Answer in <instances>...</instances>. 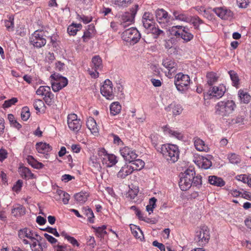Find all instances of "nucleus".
I'll use <instances>...</instances> for the list:
<instances>
[{"label": "nucleus", "mask_w": 251, "mask_h": 251, "mask_svg": "<svg viewBox=\"0 0 251 251\" xmlns=\"http://www.w3.org/2000/svg\"><path fill=\"white\" fill-rule=\"evenodd\" d=\"M157 151L161 152L169 163H174L178 159L179 151L178 147L175 145H162Z\"/></svg>", "instance_id": "f257e3e1"}, {"label": "nucleus", "mask_w": 251, "mask_h": 251, "mask_svg": "<svg viewBox=\"0 0 251 251\" xmlns=\"http://www.w3.org/2000/svg\"><path fill=\"white\" fill-rule=\"evenodd\" d=\"M235 106V102L232 100L221 101L215 106V112L221 116H227L234 111Z\"/></svg>", "instance_id": "f03ea898"}, {"label": "nucleus", "mask_w": 251, "mask_h": 251, "mask_svg": "<svg viewBox=\"0 0 251 251\" xmlns=\"http://www.w3.org/2000/svg\"><path fill=\"white\" fill-rule=\"evenodd\" d=\"M195 175V171L190 169L182 173L179 181V186L182 191H186L192 186V179Z\"/></svg>", "instance_id": "7ed1b4c3"}, {"label": "nucleus", "mask_w": 251, "mask_h": 251, "mask_svg": "<svg viewBox=\"0 0 251 251\" xmlns=\"http://www.w3.org/2000/svg\"><path fill=\"white\" fill-rule=\"evenodd\" d=\"M190 78L188 75L182 73L176 74L175 77V84L177 90L181 92H185L188 89Z\"/></svg>", "instance_id": "20e7f679"}, {"label": "nucleus", "mask_w": 251, "mask_h": 251, "mask_svg": "<svg viewBox=\"0 0 251 251\" xmlns=\"http://www.w3.org/2000/svg\"><path fill=\"white\" fill-rule=\"evenodd\" d=\"M52 89L54 92H58L68 84V79L59 75L54 73L50 76Z\"/></svg>", "instance_id": "39448f33"}, {"label": "nucleus", "mask_w": 251, "mask_h": 251, "mask_svg": "<svg viewBox=\"0 0 251 251\" xmlns=\"http://www.w3.org/2000/svg\"><path fill=\"white\" fill-rule=\"evenodd\" d=\"M122 38L130 44L136 43L141 38V35L136 28H129L125 30L122 33Z\"/></svg>", "instance_id": "423d86ee"}, {"label": "nucleus", "mask_w": 251, "mask_h": 251, "mask_svg": "<svg viewBox=\"0 0 251 251\" xmlns=\"http://www.w3.org/2000/svg\"><path fill=\"white\" fill-rule=\"evenodd\" d=\"M44 31L37 30L32 34L29 38L30 43L34 47L40 48L46 44V39L44 37Z\"/></svg>", "instance_id": "0eeeda50"}, {"label": "nucleus", "mask_w": 251, "mask_h": 251, "mask_svg": "<svg viewBox=\"0 0 251 251\" xmlns=\"http://www.w3.org/2000/svg\"><path fill=\"white\" fill-rule=\"evenodd\" d=\"M138 9V5L135 4L130 9V12H125L120 17L121 25L123 27H126V25H130L134 21L135 16Z\"/></svg>", "instance_id": "6e6552de"}, {"label": "nucleus", "mask_w": 251, "mask_h": 251, "mask_svg": "<svg viewBox=\"0 0 251 251\" xmlns=\"http://www.w3.org/2000/svg\"><path fill=\"white\" fill-rule=\"evenodd\" d=\"M155 14L156 20L162 27H165L171 24V16L165 10L157 9Z\"/></svg>", "instance_id": "1a4fd4ad"}, {"label": "nucleus", "mask_w": 251, "mask_h": 251, "mask_svg": "<svg viewBox=\"0 0 251 251\" xmlns=\"http://www.w3.org/2000/svg\"><path fill=\"white\" fill-rule=\"evenodd\" d=\"M67 123L70 130L75 133L78 132L82 126V122L77 118V116L75 114L68 115Z\"/></svg>", "instance_id": "9d476101"}, {"label": "nucleus", "mask_w": 251, "mask_h": 251, "mask_svg": "<svg viewBox=\"0 0 251 251\" xmlns=\"http://www.w3.org/2000/svg\"><path fill=\"white\" fill-rule=\"evenodd\" d=\"M209 238V231L208 227L203 226L196 232L195 239L200 245H203L208 242Z\"/></svg>", "instance_id": "9b49d317"}, {"label": "nucleus", "mask_w": 251, "mask_h": 251, "mask_svg": "<svg viewBox=\"0 0 251 251\" xmlns=\"http://www.w3.org/2000/svg\"><path fill=\"white\" fill-rule=\"evenodd\" d=\"M100 93L107 99H113L114 96L113 85L109 79H106L104 81L103 85L100 88Z\"/></svg>", "instance_id": "f8f14e48"}, {"label": "nucleus", "mask_w": 251, "mask_h": 251, "mask_svg": "<svg viewBox=\"0 0 251 251\" xmlns=\"http://www.w3.org/2000/svg\"><path fill=\"white\" fill-rule=\"evenodd\" d=\"M18 236L22 240L23 243L24 240L29 242L35 237H39L40 239L41 238V237L36 232H33L30 229L27 228H24L20 229L18 232Z\"/></svg>", "instance_id": "ddd939ff"}, {"label": "nucleus", "mask_w": 251, "mask_h": 251, "mask_svg": "<svg viewBox=\"0 0 251 251\" xmlns=\"http://www.w3.org/2000/svg\"><path fill=\"white\" fill-rule=\"evenodd\" d=\"M40 240H41V238L40 239L39 237H35L29 242L24 240V244L25 245L29 244L32 251H43L44 248H46V247Z\"/></svg>", "instance_id": "4468645a"}, {"label": "nucleus", "mask_w": 251, "mask_h": 251, "mask_svg": "<svg viewBox=\"0 0 251 251\" xmlns=\"http://www.w3.org/2000/svg\"><path fill=\"white\" fill-rule=\"evenodd\" d=\"M162 64L168 70L169 77L176 72L178 66L175 60L171 58H166L163 60Z\"/></svg>", "instance_id": "2eb2a0df"}, {"label": "nucleus", "mask_w": 251, "mask_h": 251, "mask_svg": "<svg viewBox=\"0 0 251 251\" xmlns=\"http://www.w3.org/2000/svg\"><path fill=\"white\" fill-rule=\"evenodd\" d=\"M120 153L124 159L129 162L133 161L137 157V154L135 151H132L129 148L125 147L120 150Z\"/></svg>", "instance_id": "dca6fc26"}, {"label": "nucleus", "mask_w": 251, "mask_h": 251, "mask_svg": "<svg viewBox=\"0 0 251 251\" xmlns=\"http://www.w3.org/2000/svg\"><path fill=\"white\" fill-rule=\"evenodd\" d=\"M213 11L219 17L224 20H227L233 15L232 12L226 8H215Z\"/></svg>", "instance_id": "f3484780"}, {"label": "nucleus", "mask_w": 251, "mask_h": 251, "mask_svg": "<svg viewBox=\"0 0 251 251\" xmlns=\"http://www.w3.org/2000/svg\"><path fill=\"white\" fill-rule=\"evenodd\" d=\"M226 88L223 86H214L210 89L207 92V95L210 97L217 99L221 98L225 93Z\"/></svg>", "instance_id": "a211bd4d"}, {"label": "nucleus", "mask_w": 251, "mask_h": 251, "mask_svg": "<svg viewBox=\"0 0 251 251\" xmlns=\"http://www.w3.org/2000/svg\"><path fill=\"white\" fill-rule=\"evenodd\" d=\"M88 164L94 172L100 171L101 169L100 161L97 155H92L90 157Z\"/></svg>", "instance_id": "6ab92c4d"}, {"label": "nucleus", "mask_w": 251, "mask_h": 251, "mask_svg": "<svg viewBox=\"0 0 251 251\" xmlns=\"http://www.w3.org/2000/svg\"><path fill=\"white\" fill-rule=\"evenodd\" d=\"M86 126L92 134L95 136L98 135L99 129L96 122L93 118L90 117L88 118Z\"/></svg>", "instance_id": "aec40b11"}, {"label": "nucleus", "mask_w": 251, "mask_h": 251, "mask_svg": "<svg viewBox=\"0 0 251 251\" xmlns=\"http://www.w3.org/2000/svg\"><path fill=\"white\" fill-rule=\"evenodd\" d=\"M194 145L197 150L200 151L207 152L209 151V148L204 142L198 137L194 138Z\"/></svg>", "instance_id": "412c9836"}, {"label": "nucleus", "mask_w": 251, "mask_h": 251, "mask_svg": "<svg viewBox=\"0 0 251 251\" xmlns=\"http://www.w3.org/2000/svg\"><path fill=\"white\" fill-rule=\"evenodd\" d=\"M103 164H105L107 167H111L115 165L117 160L115 155L112 154H108L105 158H103L102 161Z\"/></svg>", "instance_id": "4be33fe9"}, {"label": "nucleus", "mask_w": 251, "mask_h": 251, "mask_svg": "<svg viewBox=\"0 0 251 251\" xmlns=\"http://www.w3.org/2000/svg\"><path fill=\"white\" fill-rule=\"evenodd\" d=\"M166 110L168 111L172 110L173 115L177 116L181 113L182 108L180 104L173 102L167 107Z\"/></svg>", "instance_id": "5701e85b"}, {"label": "nucleus", "mask_w": 251, "mask_h": 251, "mask_svg": "<svg viewBox=\"0 0 251 251\" xmlns=\"http://www.w3.org/2000/svg\"><path fill=\"white\" fill-rule=\"evenodd\" d=\"M133 172L130 165H125L117 174L118 177L124 178Z\"/></svg>", "instance_id": "b1692460"}, {"label": "nucleus", "mask_w": 251, "mask_h": 251, "mask_svg": "<svg viewBox=\"0 0 251 251\" xmlns=\"http://www.w3.org/2000/svg\"><path fill=\"white\" fill-rule=\"evenodd\" d=\"M238 96L241 102L248 103L251 101V96L245 90L240 89L238 92Z\"/></svg>", "instance_id": "393cba45"}, {"label": "nucleus", "mask_w": 251, "mask_h": 251, "mask_svg": "<svg viewBox=\"0 0 251 251\" xmlns=\"http://www.w3.org/2000/svg\"><path fill=\"white\" fill-rule=\"evenodd\" d=\"M208 181L211 185L218 187L223 186L225 184V182L222 178L215 176H209Z\"/></svg>", "instance_id": "a878e982"}, {"label": "nucleus", "mask_w": 251, "mask_h": 251, "mask_svg": "<svg viewBox=\"0 0 251 251\" xmlns=\"http://www.w3.org/2000/svg\"><path fill=\"white\" fill-rule=\"evenodd\" d=\"M130 165L133 172L134 171H138L141 170L145 166V162L141 159H133V161L130 162Z\"/></svg>", "instance_id": "bb28decb"}, {"label": "nucleus", "mask_w": 251, "mask_h": 251, "mask_svg": "<svg viewBox=\"0 0 251 251\" xmlns=\"http://www.w3.org/2000/svg\"><path fill=\"white\" fill-rule=\"evenodd\" d=\"M173 15L175 17V19L176 20H179L187 23L189 22L190 17H189L187 15L179 11L174 10L173 12Z\"/></svg>", "instance_id": "cd10ccee"}, {"label": "nucleus", "mask_w": 251, "mask_h": 251, "mask_svg": "<svg viewBox=\"0 0 251 251\" xmlns=\"http://www.w3.org/2000/svg\"><path fill=\"white\" fill-rule=\"evenodd\" d=\"M89 196V194L87 192H80L75 194L74 195V198L77 202L82 204L87 201Z\"/></svg>", "instance_id": "c85d7f7f"}, {"label": "nucleus", "mask_w": 251, "mask_h": 251, "mask_svg": "<svg viewBox=\"0 0 251 251\" xmlns=\"http://www.w3.org/2000/svg\"><path fill=\"white\" fill-rule=\"evenodd\" d=\"M36 146V149L39 153H45L51 150V148L50 145L46 143H37Z\"/></svg>", "instance_id": "c756f323"}, {"label": "nucleus", "mask_w": 251, "mask_h": 251, "mask_svg": "<svg viewBox=\"0 0 251 251\" xmlns=\"http://www.w3.org/2000/svg\"><path fill=\"white\" fill-rule=\"evenodd\" d=\"M194 37L193 34L190 32V30L188 27H183L182 33L181 34V38L186 42L191 41Z\"/></svg>", "instance_id": "7c9ffc66"}, {"label": "nucleus", "mask_w": 251, "mask_h": 251, "mask_svg": "<svg viewBox=\"0 0 251 251\" xmlns=\"http://www.w3.org/2000/svg\"><path fill=\"white\" fill-rule=\"evenodd\" d=\"M111 2L120 8H126L133 2V0H111Z\"/></svg>", "instance_id": "2f4dec72"}, {"label": "nucleus", "mask_w": 251, "mask_h": 251, "mask_svg": "<svg viewBox=\"0 0 251 251\" xmlns=\"http://www.w3.org/2000/svg\"><path fill=\"white\" fill-rule=\"evenodd\" d=\"M14 16L9 15L7 16V19L4 20V25L7 30L12 31L14 29Z\"/></svg>", "instance_id": "473e14b6"}, {"label": "nucleus", "mask_w": 251, "mask_h": 251, "mask_svg": "<svg viewBox=\"0 0 251 251\" xmlns=\"http://www.w3.org/2000/svg\"><path fill=\"white\" fill-rule=\"evenodd\" d=\"M56 195L59 196V199H61L64 204H66L68 203L70 196L66 192L60 189L56 191Z\"/></svg>", "instance_id": "72a5a7b5"}, {"label": "nucleus", "mask_w": 251, "mask_h": 251, "mask_svg": "<svg viewBox=\"0 0 251 251\" xmlns=\"http://www.w3.org/2000/svg\"><path fill=\"white\" fill-rule=\"evenodd\" d=\"M189 22L193 25L196 30H200V25L203 23V21L197 16L190 17Z\"/></svg>", "instance_id": "f704fd0d"}, {"label": "nucleus", "mask_w": 251, "mask_h": 251, "mask_svg": "<svg viewBox=\"0 0 251 251\" xmlns=\"http://www.w3.org/2000/svg\"><path fill=\"white\" fill-rule=\"evenodd\" d=\"M82 212L88 217V221L91 223L94 222V215L92 209L89 207H84L82 208Z\"/></svg>", "instance_id": "c9c22d12"}, {"label": "nucleus", "mask_w": 251, "mask_h": 251, "mask_svg": "<svg viewBox=\"0 0 251 251\" xmlns=\"http://www.w3.org/2000/svg\"><path fill=\"white\" fill-rule=\"evenodd\" d=\"M207 83L209 85H213L218 79L217 74L214 72H208L206 75Z\"/></svg>", "instance_id": "e433bc0d"}, {"label": "nucleus", "mask_w": 251, "mask_h": 251, "mask_svg": "<svg viewBox=\"0 0 251 251\" xmlns=\"http://www.w3.org/2000/svg\"><path fill=\"white\" fill-rule=\"evenodd\" d=\"M132 234L136 238L139 239L141 241L144 239L143 232L139 227H137L135 226L130 227Z\"/></svg>", "instance_id": "4c0bfd02"}, {"label": "nucleus", "mask_w": 251, "mask_h": 251, "mask_svg": "<svg viewBox=\"0 0 251 251\" xmlns=\"http://www.w3.org/2000/svg\"><path fill=\"white\" fill-rule=\"evenodd\" d=\"M92 64L95 69H101L102 67V60L98 55L95 56L92 58Z\"/></svg>", "instance_id": "58836bf2"}, {"label": "nucleus", "mask_w": 251, "mask_h": 251, "mask_svg": "<svg viewBox=\"0 0 251 251\" xmlns=\"http://www.w3.org/2000/svg\"><path fill=\"white\" fill-rule=\"evenodd\" d=\"M246 114L245 112L240 113L235 118L232 119V122L234 124L239 125H244L246 121Z\"/></svg>", "instance_id": "ea45409f"}, {"label": "nucleus", "mask_w": 251, "mask_h": 251, "mask_svg": "<svg viewBox=\"0 0 251 251\" xmlns=\"http://www.w3.org/2000/svg\"><path fill=\"white\" fill-rule=\"evenodd\" d=\"M164 131L166 133H168L170 136L174 137L178 139H182L183 136L182 134L180 132L169 129L167 126H164Z\"/></svg>", "instance_id": "a19ab883"}, {"label": "nucleus", "mask_w": 251, "mask_h": 251, "mask_svg": "<svg viewBox=\"0 0 251 251\" xmlns=\"http://www.w3.org/2000/svg\"><path fill=\"white\" fill-rule=\"evenodd\" d=\"M110 113L113 115L119 113L121 110V106L118 102H113L110 107Z\"/></svg>", "instance_id": "79ce46f5"}, {"label": "nucleus", "mask_w": 251, "mask_h": 251, "mask_svg": "<svg viewBox=\"0 0 251 251\" xmlns=\"http://www.w3.org/2000/svg\"><path fill=\"white\" fill-rule=\"evenodd\" d=\"M50 92V88L49 86H41L37 90L36 93L38 95L45 97Z\"/></svg>", "instance_id": "37998d69"}, {"label": "nucleus", "mask_w": 251, "mask_h": 251, "mask_svg": "<svg viewBox=\"0 0 251 251\" xmlns=\"http://www.w3.org/2000/svg\"><path fill=\"white\" fill-rule=\"evenodd\" d=\"M20 172L21 175L22 176H25V178H34V175L31 173L30 170L26 167H22L20 168Z\"/></svg>", "instance_id": "c03bdc74"}, {"label": "nucleus", "mask_w": 251, "mask_h": 251, "mask_svg": "<svg viewBox=\"0 0 251 251\" xmlns=\"http://www.w3.org/2000/svg\"><path fill=\"white\" fill-rule=\"evenodd\" d=\"M81 26L80 24H74L69 25L67 28L68 33L70 35H75L76 34L77 31H78V28Z\"/></svg>", "instance_id": "a18cd8bd"}, {"label": "nucleus", "mask_w": 251, "mask_h": 251, "mask_svg": "<svg viewBox=\"0 0 251 251\" xmlns=\"http://www.w3.org/2000/svg\"><path fill=\"white\" fill-rule=\"evenodd\" d=\"M106 227V226L104 225L101 227H93V228L95 229V231L96 232L97 236L101 238L103 237L104 235L107 234V232L105 230Z\"/></svg>", "instance_id": "49530a36"}, {"label": "nucleus", "mask_w": 251, "mask_h": 251, "mask_svg": "<svg viewBox=\"0 0 251 251\" xmlns=\"http://www.w3.org/2000/svg\"><path fill=\"white\" fill-rule=\"evenodd\" d=\"M11 213L14 216H17L19 215L25 214V209L22 205H18L17 207H15L12 209Z\"/></svg>", "instance_id": "de8ad7c7"}, {"label": "nucleus", "mask_w": 251, "mask_h": 251, "mask_svg": "<svg viewBox=\"0 0 251 251\" xmlns=\"http://www.w3.org/2000/svg\"><path fill=\"white\" fill-rule=\"evenodd\" d=\"M8 119L10 123V124L12 125L14 127L17 129H20L21 128L22 126L20 125L15 119L13 115L10 114L8 115Z\"/></svg>", "instance_id": "09e8293b"}, {"label": "nucleus", "mask_w": 251, "mask_h": 251, "mask_svg": "<svg viewBox=\"0 0 251 251\" xmlns=\"http://www.w3.org/2000/svg\"><path fill=\"white\" fill-rule=\"evenodd\" d=\"M156 201L157 200L154 197L150 199L149 204L146 206V210L150 214L152 212L153 209L155 208Z\"/></svg>", "instance_id": "8fccbe9b"}, {"label": "nucleus", "mask_w": 251, "mask_h": 251, "mask_svg": "<svg viewBox=\"0 0 251 251\" xmlns=\"http://www.w3.org/2000/svg\"><path fill=\"white\" fill-rule=\"evenodd\" d=\"M30 114L29 108L27 107H24L21 112V118L24 121H27L29 117Z\"/></svg>", "instance_id": "3c124183"}, {"label": "nucleus", "mask_w": 251, "mask_h": 251, "mask_svg": "<svg viewBox=\"0 0 251 251\" xmlns=\"http://www.w3.org/2000/svg\"><path fill=\"white\" fill-rule=\"evenodd\" d=\"M54 95L50 92L46 96H45L44 100L45 102L49 105H51L54 101Z\"/></svg>", "instance_id": "603ef678"}, {"label": "nucleus", "mask_w": 251, "mask_h": 251, "mask_svg": "<svg viewBox=\"0 0 251 251\" xmlns=\"http://www.w3.org/2000/svg\"><path fill=\"white\" fill-rule=\"evenodd\" d=\"M18 101V100L16 98H13L11 99L5 100L3 104L4 108H8L12 105L14 104Z\"/></svg>", "instance_id": "864d4df0"}, {"label": "nucleus", "mask_w": 251, "mask_h": 251, "mask_svg": "<svg viewBox=\"0 0 251 251\" xmlns=\"http://www.w3.org/2000/svg\"><path fill=\"white\" fill-rule=\"evenodd\" d=\"M44 105V103L43 101L38 99L35 100L33 103V106L34 108L38 111H40V109L43 107Z\"/></svg>", "instance_id": "5fc2aeb1"}, {"label": "nucleus", "mask_w": 251, "mask_h": 251, "mask_svg": "<svg viewBox=\"0 0 251 251\" xmlns=\"http://www.w3.org/2000/svg\"><path fill=\"white\" fill-rule=\"evenodd\" d=\"M143 26L145 28L147 29H151L153 26H154V23L153 20H145L144 21H142Z\"/></svg>", "instance_id": "6e6d98bb"}, {"label": "nucleus", "mask_w": 251, "mask_h": 251, "mask_svg": "<svg viewBox=\"0 0 251 251\" xmlns=\"http://www.w3.org/2000/svg\"><path fill=\"white\" fill-rule=\"evenodd\" d=\"M249 176H248L247 175L243 174V175H238L236 176V179L240 181H242L244 183H247L248 182H249Z\"/></svg>", "instance_id": "4d7b16f0"}, {"label": "nucleus", "mask_w": 251, "mask_h": 251, "mask_svg": "<svg viewBox=\"0 0 251 251\" xmlns=\"http://www.w3.org/2000/svg\"><path fill=\"white\" fill-rule=\"evenodd\" d=\"M212 165L210 160L207 158H203L202 161L201 167L204 169H209Z\"/></svg>", "instance_id": "13d9d810"}, {"label": "nucleus", "mask_w": 251, "mask_h": 251, "mask_svg": "<svg viewBox=\"0 0 251 251\" xmlns=\"http://www.w3.org/2000/svg\"><path fill=\"white\" fill-rule=\"evenodd\" d=\"M23 185V181L22 180H18L15 184L12 187V189L14 191L19 192L20 191L21 187Z\"/></svg>", "instance_id": "bf43d9fd"}, {"label": "nucleus", "mask_w": 251, "mask_h": 251, "mask_svg": "<svg viewBox=\"0 0 251 251\" xmlns=\"http://www.w3.org/2000/svg\"><path fill=\"white\" fill-rule=\"evenodd\" d=\"M108 154L106 150L103 148L100 149L98 152V155L101 158L102 161H103V158H105Z\"/></svg>", "instance_id": "052dcab7"}, {"label": "nucleus", "mask_w": 251, "mask_h": 251, "mask_svg": "<svg viewBox=\"0 0 251 251\" xmlns=\"http://www.w3.org/2000/svg\"><path fill=\"white\" fill-rule=\"evenodd\" d=\"M229 161L232 164H238L240 161L235 154H232L229 156Z\"/></svg>", "instance_id": "680f3d73"}, {"label": "nucleus", "mask_w": 251, "mask_h": 251, "mask_svg": "<svg viewBox=\"0 0 251 251\" xmlns=\"http://www.w3.org/2000/svg\"><path fill=\"white\" fill-rule=\"evenodd\" d=\"M201 184V176H194V178L192 179V185L193 186H198Z\"/></svg>", "instance_id": "e2e57ef3"}, {"label": "nucleus", "mask_w": 251, "mask_h": 251, "mask_svg": "<svg viewBox=\"0 0 251 251\" xmlns=\"http://www.w3.org/2000/svg\"><path fill=\"white\" fill-rule=\"evenodd\" d=\"M151 141L152 142V145H153L154 147L155 148V149L157 150L158 148H160V147H158V143H157V140H158V137L155 135H151Z\"/></svg>", "instance_id": "0e129e2a"}, {"label": "nucleus", "mask_w": 251, "mask_h": 251, "mask_svg": "<svg viewBox=\"0 0 251 251\" xmlns=\"http://www.w3.org/2000/svg\"><path fill=\"white\" fill-rule=\"evenodd\" d=\"M44 230L47 231V232H48L50 233L53 234L56 237L59 236V234L57 231L56 228H52L50 227H48L46 228L45 229H44Z\"/></svg>", "instance_id": "69168bd1"}, {"label": "nucleus", "mask_w": 251, "mask_h": 251, "mask_svg": "<svg viewBox=\"0 0 251 251\" xmlns=\"http://www.w3.org/2000/svg\"><path fill=\"white\" fill-rule=\"evenodd\" d=\"M237 3L241 8H246L249 4V0H237Z\"/></svg>", "instance_id": "338daca9"}, {"label": "nucleus", "mask_w": 251, "mask_h": 251, "mask_svg": "<svg viewBox=\"0 0 251 251\" xmlns=\"http://www.w3.org/2000/svg\"><path fill=\"white\" fill-rule=\"evenodd\" d=\"M152 245L159 248L161 251H165V246L156 240L152 242Z\"/></svg>", "instance_id": "774afa93"}]
</instances>
